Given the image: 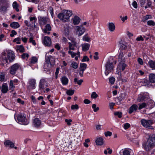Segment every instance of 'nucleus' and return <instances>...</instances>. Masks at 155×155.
Here are the masks:
<instances>
[{
	"instance_id": "obj_1",
	"label": "nucleus",
	"mask_w": 155,
	"mask_h": 155,
	"mask_svg": "<svg viewBox=\"0 0 155 155\" xmlns=\"http://www.w3.org/2000/svg\"><path fill=\"white\" fill-rule=\"evenodd\" d=\"M7 53L3 51L1 54L0 60L2 62L8 63V60L9 62H12L15 58V55L13 51L10 50L7 51Z\"/></svg>"
},
{
	"instance_id": "obj_2",
	"label": "nucleus",
	"mask_w": 155,
	"mask_h": 155,
	"mask_svg": "<svg viewBox=\"0 0 155 155\" xmlns=\"http://www.w3.org/2000/svg\"><path fill=\"white\" fill-rule=\"evenodd\" d=\"M143 146L144 149L147 151L149 150L153 147L155 146V135H150L147 142L144 143Z\"/></svg>"
},
{
	"instance_id": "obj_3",
	"label": "nucleus",
	"mask_w": 155,
	"mask_h": 155,
	"mask_svg": "<svg viewBox=\"0 0 155 155\" xmlns=\"http://www.w3.org/2000/svg\"><path fill=\"white\" fill-rule=\"evenodd\" d=\"M45 62L46 63L44 64V68L48 70L50 69V68L53 67L55 64V59L54 58L51 56H45Z\"/></svg>"
},
{
	"instance_id": "obj_4",
	"label": "nucleus",
	"mask_w": 155,
	"mask_h": 155,
	"mask_svg": "<svg viewBox=\"0 0 155 155\" xmlns=\"http://www.w3.org/2000/svg\"><path fill=\"white\" fill-rule=\"evenodd\" d=\"M72 15L71 11L64 10L61 13L59 14L58 17L61 20L64 22L67 21L69 18Z\"/></svg>"
},
{
	"instance_id": "obj_5",
	"label": "nucleus",
	"mask_w": 155,
	"mask_h": 155,
	"mask_svg": "<svg viewBox=\"0 0 155 155\" xmlns=\"http://www.w3.org/2000/svg\"><path fill=\"white\" fill-rule=\"evenodd\" d=\"M141 124L144 127L150 129H153L152 126L154 123L153 121L152 120H148L143 119L140 120Z\"/></svg>"
},
{
	"instance_id": "obj_6",
	"label": "nucleus",
	"mask_w": 155,
	"mask_h": 155,
	"mask_svg": "<svg viewBox=\"0 0 155 155\" xmlns=\"http://www.w3.org/2000/svg\"><path fill=\"white\" fill-rule=\"evenodd\" d=\"M16 120L18 123L20 124L26 125L28 124V122H26L27 119L25 115L24 114H18L17 118V120Z\"/></svg>"
},
{
	"instance_id": "obj_7",
	"label": "nucleus",
	"mask_w": 155,
	"mask_h": 155,
	"mask_svg": "<svg viewBox=\"0 0 155 155\" xmlns=\"http://www.w3.org/2000/svg\"><path fill=\"white\" fill-rule=\"evenodd\" d=\"M105 66L106 68L105 74L107 76L113 71L114 68L113 64L112 62L108 61L106 62Z\"/></svg>"
},
{
	"instance_id": "obj_8",
	"label": "nucleus",
	"mask_w": 155,
	"mask_h": 155,
	"mask_svg": "<svg viewBox=\"0 0 155 155\" xmlns=\"http://www.w3.org/2000/svg\"><path fill=\"white\" fill-rule=\"evenodd\" d=\"M74 28L76 34L79 36L82 35L85 31V29L83 27L82 25L76 26L74 27Z\"/></svg>"
},
{
	"instance_id": "obj_9",
	"label": "nucleus",
	"mask_w": 155,
	"mask_h": 155,
	"mask_svg": "<svg viewBox=\"0 0 155 155\" xmlns=\"http://www.w3.org/2000/svg\"><path fill=\"white\" fill-rule=\"evenodd\" d=\"M20 68V65L18 63H15L10 67L9 72L11 74H15L17 71Z\"/></svg>"
},
{
	"instance_id": "obj_10",
	"label": "nucleus",
	"mask_w": 155,
	"mask_h": 155,
	"mask_svg": "<svg viewBox=\"0 0 155 155\" xmlns=\"http://www.w3.org/2000/svg\"><path fill=\"white\" fill-rule=\"evenodd\" d=\"M48 84L45 79L42 78L40 80L39 85V90L44 89L48 86Z\"/></svg>"
},
{
	"instance_id": "obj_11",
	"label": "nucleus",
	"mask_w": 155,
	"mask_h": 155,
	"mask_svg": "<svg viewBox=\"0 0 155 155\" xmlns=\"http://www.w3.org/2000/svg\"><path fill=\"white\" fill-rule=\"evenodd\" d=\"M120 155H130V154H134L133 150L129 148H125L122 149L120 151Z\"/></svg>"
},
{
	"instance_id": "obj_12",
	"label": "nucleus",
	"mask_w": 155,
	"mask_h": 155,
	"mask_svg": "<svg viewBox=\"0 0 155 155\" xmlns=\"http://www.w3.org/2000/svg\"><path fill=\"white\" fill-rule=\"evenodd\" d=\"M38 22L41 25H44L46 24L48 20V18L46 17L39 16L38 17Z\"/></svg>"
},
{
	"instance_id": "obj_13",
	"label": "nucleus",
	"mask_w": 155,
	"mask_h": 155,
	"mask_svg": "<svg viewBox=\"0 0 155 155\" xmlns=\"http://www.w3.org/2000/svg\"><path fill=\"white\" fill-rule=\"evenodd\" d=\"M124 62H119V64L117 68V72L120 71L121 73V71H123L124 70L125 68L127 66V64Z\"/></svg>"
},
{
	"instance_id": "obj_14",
	"label": "nucleus",
	"mask_w": 155,
	"mask_h": 155,
	"mask_svg": "<svg viewBox=\"0 0 155 155\" xmlns=\"http://www.w3.org/2000/svg\"><path fill=\"white\" fill-rule=\"evenodd\" d=\"M124 52L120 51L118 57V61L119 62H125L126 59H127L126 56H125V54Z\"/></svg>"
},
{
	"instance_id": "obj_15",
	"label": "nucleus",
	"mask_w": 155,
	"mask_h": 155,
	"mask_svg": "<svg viewBox=\"0 0 155 155\" xmlns=\"http://www.w3.org/2000/svg\"><path fill=\"white\" fill-rule=\"evenodd\" d=\"M129 50H130V48H128V46L126 45L121 44L120 48V51H123L124 53H126L127 51H130Z\"/></svg>"
},
{
	"instance_id": "obj_16",
	"label": "nucleus",
	"mask_w": 155,
	"mask_h": 155,
	"mask_svg": "<svg viewBox=\"0 0 155 155\" xmlns=\"http://www.w3.org/2000/svg\"><path fill=\"white\" fill-rule=\"evenodd\" d=\"M4 145L6 147L13 148L15 146V143L9 140H5L4 143Z\"/></svg>"
},
{
	"instance_id": "obj_17",
	"label": "nucleus",
	"mask_w": 155,
	"mask_h": 155,
	"mask_svg": "<svg viewBox=\"0 0 155 155\" xmlns=\"http://www.w3.org/2000/svg\"><path fill=\"white\" fill-rule=\"evenodd\" d=\"M43 42L44 44L46 46H49L51 43V38L48 36H45L44 37Z\"/></svg>"
},
{
	"instance_id": "obj_18",
	"label": "nucleus",
	"mask_w": 155,
	"mask_h": 155,
	"mask_svg": "<svg viewBox=\"0 0 155 155\" xmlns=\"http://www.w3.org/2000/svg\"><path fill=\"white\" fill-rule=\"evenodd\" d=\"M33 124L35 127H38L41 125V120L39 118H36L33 120Z\"/></svg>"
},
{
	"instance_id": "obj_19",
	"label": "nucleus",
	"mask_w": 155,
	"mask_h": 155,
	"mask_svg": "<svg viewBox=\"0 0 155 155\" xmlns=\"http://www.w3.org/2000/svg\"><path fill=\"white\" fill-rule=\"evenodd\" d=\"M76 42L74 40L72 41L71 42H68L69 50H75L74 47L76 46Z\"/></svg>"
},
{
	"instance_id": "obj_20",
	"label": "nucleus",
	"mask_w": 155,
	"mask_h": 155,
	"mask_svg": "<svg viewBox=\"0 0 155 155\" xmlns=\"http://www.w3.org/2000/svg\"><path fill=\"white\" fill-rule=\"evenodd\" d=\"M8 91V87L6 83L3 84L2 86L1 91L3 93H6Z\"/></svg>"
},
{
	"instance_id": "obj_21",
	"label": "nucleus",
	"mask_w": 155,
	"mask_h": 155,
	"mask_svg": "<svg viewBox=\"0 0 155 155\" xmlns=\"http://www.w3.org/2000/svg\"><path fill=\"white\" fill-rule=\"evenodd\" d=\"M148 98V95L145 94H140L138 96L137 101H140L143 100H147Z\"/></svg>"
},
{
	"instance_id": "obj_22",
	"label": "nucleus",
	"mask_w": 155,
	"mask_h": 155,
	"mask_svg": "<svg viewBox=\"0 0 155 155\" xmlns=\"http://www.w3.org/2000/svg\"><path fill=\"white\" fill-rule=\"evenodd\" d=\"M81 19L77 16H75L72 18V21L74 25H78L80 22Z\"/></svg>"
},
{
	"instance_id": "obj_23",
	"label": "nucleus",
	"mask_w": 155,
	"mask_h": 155,
	"mask_svg": "<svg viewBox=\"0 0 155 155\" xmlns=\"http://www.w3.org/2000/svg\"><path fill=\"white\" fill-rule=\"evenodd\" d=\"M90 45L87 43H85L81 45L82 50L84 51H88Z\"/></svg>"
},
{
	"instance_id": "obj_24",
	"label": "nucleus",
	"mask_w": 155,
	"mask_h": 155,
	"mask_svg": "<svg viewBox=\"0 0 155 155\" xmlns=\"http://www.w3.org/2000/svg\"><path fill=\"white\" fill-rule=\"evenodd\" d=\"M108 30L111 32L114 31L115 28V25L113 22L109 23L108 25Z\"/></svg>"
},
{
	"instance_id": "obj_25",
	"label": "nucleus",
	"mask_w": 155,
	"mask_h": 155,
	"mask_svg": "<svg viewBox=\"0 0 155 155\" xmlns=\"http://www.w3.org/2000/svg\"><path fill=\"white\" fill-rule=\"evenodd\" d=\"M138 108V106L137 105L134 104L132 105L129 109V113L131 114L134 110H136Z\"/></svg>"
},
{
	"instance_id": "obj_26",
	"label": "nucleus",
	"mask_w": 155,
	"mask_h": 155,
	"mask_svg": "<svg viewBox=\"0 0 155 155\" xmlns=\"http://www.w3.org/2000/svg\"><path fill=\"white\" fill-rule=\"evenodd\" d=\"M29 84L30 87L32 89L35 88V85L36 84V81L34 79H30L29 81Z\"/></svg>"
},
{
	"instance_id": "obj_27",
	"label": "nucleus",
	"mask_w": 155,
	"mask_h": 155,
	"mask_svg": "<svg viewBox=\"0 0 155 155\" xmlns=\"http://www.w3.org/2000/svg\"><path fill=\"white\" fill-rule=\"evenodd\" d=\"M141 82L143 85L147 86V87H149L151 85V84L150 82L147 79H144L143 80H142Z\"/></svg>"
},
{
	"instance_id": "obj_28",
	"label": "nucleus",
	"mask_w": 155,
	"mask_h": 155,
	"mask_svg": "<svg viewBox=\"0 0 155 155\" xmlns=\"http://www.w3.org/2000/svg\"><path fill=\"white\" fill-rule=\"evenodd\" d=\"M149 80L150 83H155V74H150L149 75Z\"/></svg>"
},
{
	"instance_id": "obj_29",
	"label": "nucleus",
	"mask_w": 155,
	"mask_h": 155,
	"mask_svg": "<svg viewBox=\"0 0 155 155\" xmlns=\"http://www.w3.org/2000/svg\"><path fill=\"white\" fill-rule=\"evenodd\" d=\"M61 81L63 85H66L68 82V78L65 76L62 77L61 78Z\"/></svg>"
},
{
	"instance_id": "obj_30",
	"label": "nucleus",
	"mask_w": 155,
	"mask_h": 155,
	"mask_svg": "<svg viewBox=\"0 0 155 155\" xmlns=\"http://www.w3.org/2000/svg\"><path fill=\"white\" fill-rule=\"evenodd\" d=\"M68 53L71 55L72 58H74L76 55L78 56L79 57H80V52L79 51H78L77 53H75L73 51H71V50H69L68 51Z\"/></svg>"
},
{
	"instance_id": "obj_31",
	"label": "nucleus",
	"mask_w": 155,
	"mask_h": 155,
	"mask_svg": "<svg viewBox=\"0 0 155 155\" xmlns=\"http://www.w3.org/2000/svg\"><path fill=\"white\" fill-rule=\"evenodd\" d=\"M10 25L11 27L14 29L18 28L20 27L19 24L17 22H14L12 23Z\"/></svg>"
},
{
	"instance_id": "obj_32",
	"label": "nucleus",
	"mask_w": 155,
	"mask_h": 155,
	"mask_svg": "<svg viewBox=\"0 0 155 155\" xmlns=\"http://www.w3.org/2000/svg\"><path fill=\"white\" fill-rule=\"evenodd\" d=\"M150 67L153 69H155V61L150 60L148 62Z\"/></svg>"
},
{
	"instance_id": "obj_33",
	"label": "nucleus",
	"mask_w": 155,
	"mask_h": 155,
	"mask_svg": "<svg viewBox=\"0 0 155 155\" xmlns=\"http://www.w3.org/2000/svg\"><path fill=\"white\" fill-rule=\"evenodd\" d=\"M95 142L98 145H101L103 144V139L101 137L97 138Z\"/></svg>"
},
{
	"instance_id": "obj_34",
	"label": "nucleus",
	"mask_w": 155,
	"mask_h": 155,
	"mask_svg": "<svg viewBox=\"0 0 155 155\" xmlns=\"http://www.w3.org/2000/svg\"><path fill=\"white\" fill-rule=\"evenodd\" d=\"M82 40L85 41L90 42L91 41V38L89 37L88 34H87L84 35Z\"/></svg>"
},
{
	"instance_id": "obj_35",
	"label": "nucleus",
	"mask_w": 155,
	"mask_h": 155,
	"mask_svg": "<svg viewBox=\"0 0 155 155\" xmlns=\"http://www.w3.org/2000/svg\"><path fill=\"white\" fill-rule=\"evenodd\" d=\"M87 65L85 63H80L79 69L84 71L87 68Z\"/></svg>"
},
{
	"instance_id": "obj_36",
	"label": "nucleus",
	"mask_w": 155,
	"mask_h": 155,
	"mask_svg": "<svg viewBox=\"0 0 155 155\" xmlns=\"http://www.w3.org/2000/svg\"><path fill=\"white\" fill-rule=\"evenodd\" d=\"M152 18V17L151 15H147L144 16L143 17L142 19V21L144 22H145L148 19H151Z\"/></svg>"
},
{
	"instance_id": "obj_37",
	"label": "nucleus",
	"mask_w": 155,
	"mask_h": 155,
	"mask_svg": "<svg viewBox=\"0 0 155 155\" xmlns=\"http://www.w3.org/2000/svg\"><path fill=\"white\" fill-rule=\"evenodd\" d=\"M13 7L15 9L16 11L18 12L19 11V9L18 8V5L17 4L16 2H13L12 4Z\"/></svg>"
},
{
	"instance_id": "obj_38",
	"label": "nucleus",
	"mask_w": 155,
	"mask_h": 155,
	"mask_svg": "<svg viewBox=\"0 0 155 155\" xmlns=\"http://www.w3.org/2000/svg\"><path fill=\"white\" fill-rule=\"evenodd\" d=\"M117 74L118 75V76L117 77L118 79L119 80L122 81L124 82H126V80L125 79H123L121 76V73L120 71H119L117 73Z\"/></svg>"
},
{
	"instance_id": "obj_39",
	"label": "nucleus",
	"mask_w": 155,
	"mask_h": 155,
	"mask_svg": "<svg viewBox=\"0 0 155 155\" xmlns=\"http://www.w3.org/2000/svg\"><path fill=\"white\" fill-rule=\"evenodd\" d=\"M17 48V50H19L20 52H23L24 51L25 49L22 45L18 46Z\"/></svg>"
},
{
	"instance_id": "obj_40",
	"label": "nucleus",
	"mask_w": 155,
	"mask_h": 155,
	"mask_svg": "<svg viewBox=\"0 0 155 155\" xmlns=\"http://www.w3.org/2000/svg\"><path fill=\"white\" fill-rule=\"evenodd\" d=\"M38 59L35 57H32L31 60L30 62L31 64H34L37 62Z\"/></svg>"
},
{
	"instance_id": "obj_41",
	"label": "nucleus",
	"mask_w": 155,
	"mask_h": 155,
	"mask_svg": "<svg viewBox=\"0 0 155 155\" xmlns=\"http://www.w3.org/2000/svg\"><path fill=\"white\" fill-rule=\"evenodd\" d=\"M83 82V80L82 79H81L79 81L78 80V79L76 78H75L74 79V82L75 83H76L77 84H78L79 85H81L82 83Z\"/></svg>"
},
{
	"instance_id": "obj_42",
	"label": "nucleus",
	"mask_w": 155,
	"mask_h": 155,
	"mask_svg": "<svg viewBox=\"0 0 155 155\" xmlns=\"http://www.w3.org/2000/svg\"><path fill=\"white\" fill-rule=\"evenodd\" d=\"M147 104L145 103H143L140 104L138 107L139 109H141L143 108L146 107L147 106Z\"/></svg>"
},
{
	"instance_id": "obj_43",
	"label": "nucleus",
	"mask_w": 155,
	"mask_h": 155,
	"mask_svg": "<svg viewBox=\"0 0 155 155\" xmlns=\"http://www.w3.org/2000/svg\"><path fill=\"white\" fill-rule=\"evenodd\" d=\"M147 25L149 26H154L155 25V22L153 20H149L147 21Z\"/></svg>"
},
{
	"instance_id": "obj_44",
	"label": "nucleus",
	"mask_w": 155,
	"mask_h": 155,
	"mask_svg": "<svg viewBox=\"0 0 155 155\" xmlns=\"http://www.w3.org/2000/svg\"><path fill=\"white\" fill-rule=\"evenodd\" d=\"M96 105L95 104H94L92 105V107L93 109H94V112H96L98 111L99 108V107H97Z\"/></svg>"
},
{
	"instance_id": "obj_45",
	"label": "nucleus",
	"mask_w": 155,
	"mask_h": 155,
	"mask_svg": "<svg viewBox=\"0 0 155 155\" xmlns=\"http://www.w3.org/2000/svg\"><path fill=\"white\" fill-rule=\"evenodd\" d=\"M98 96V95L95 92H92L91 95V98L94 99H95L96 98H97Z\"/></svg>"
},
{
	"instance_id": "obj_46",
	"label": "nucleus",
	"mask_w": 155,
	"mask_h": 155,
	"mask_svg": "<svg viewBox=\"0 0 155 155\" xmlns=\"http://www.w3.org/2000/svg\"><path fill=\"white\" fill-rule=\"evenodd\" d=\"M74 93V90H69L66 92L67 94L68 95H72Z\"/></svg>"
},
{
	"instance_id": "obj_47",
	"label": "nucleus",
	"mask_w": 155,
	"mask_h": 155,
	"mask_svg": "<svg viewBox=\"0 0 155 155\" xmlns=\"http://www.w3.org/2000/svg\"><path fill=\"white\" fill-rule=\"evenodd\" d=\"M29 42L31 43H32V44L34 46L36 45V43L35 40H33V38L32 36L29 39Z\"/></svg>"
},
{
	"instance_id": "obj_48",
	"label": "nucleus",
	"mask_w": 155,
	"mask_h": 155,
	"mask_svg": "<svg viewBox=\"0 0 155 155\" xmlns=\"http://www.w3.org/2000/svg\"><path fill=\"white\" fill-rule=\"evenodd\" d=\"M114 115L115 116H117L119 118H120L122 117V113L121 112H115L114 114Z\"/></svg>"
},
{
	"instance_id": "obj_49",
	"label": "nucleus",
	"mask_w": 155,
	"mask_h": 155,
	"mask_svg": "<svg viewBox=\"0 0 155 155\" xmlns=\"http://www.w3.org/2000/svg\"><path fill=\"white\" fill-rule=\"evenodd\" d=\"M71 66L74 69H77L78 67V64L75 62H73L71 64Z\"/></svg>"
},
{
	"instance_id": "obj_50",
	"label": "nucleus",
	"mask_w": 155,
	"mask_h": 155,
	"mask_svg": "<svg viewBox=\"0 0 155 155\" xmlns=\"http://www.w3.org/2000/svg\"><path fill=\"white\" fill-rule=\"evenodd\" d=\"M7 7L4 5L0 6V12H6V11Z\"/></svg>"
},
{
	"instance_id": "obj_51",
	"label": "nucleus",
	"mask_w": 155,
	"mask_h": 155,
	"mask_svg": "<svg viewBox=\"0 0 155 155\" xmlns=\"http://www.w3.org/2000/svg\"><path fill=\"white\" fill-rule=\"evenodd\" d=\"M71 109L72 110H78L79 108V107L78 104H76L71 105Z\"/></svg>"
},
{
	"instance_id": "obj_52",
	"label": "nucleus",
	"mask_w": 155,
	"mask_h": 155,
	"mask_svg": "<svg viewBox=\"0 0 155 155\" xmlns=\"http://www.w3.org/2000/svg\"><path fill=\"white\" fill-rule=\"evenodd\" d=\"M9 86L10 89H14V88L15 87L14 86L13 81L12 80H11L10 81Z\"/></svg>"
},
{
	"instance_id": "obj_53",
	"label": "nucleus",
	"mask_w": 155,
	"mask_h": 155,
	"mask_svg": "<svg viewBox=\"0 0 155 155\" xmlns=\"http://www.w3.org/2000/svg\"><path fill=\"white\" fill-rule=\"evenodd\" d=\"M89 60V58L87 56H84L83 59L81 61L82 62H85V61H88Z\"/></svg>"
},
{
	"instance_id": "obj_54",
	"label": "nucleus",
	"mask_w": 155,
	"mask_h": 155,
	"mask_svg": "<svg viewBox=\"0 0 155 155\" xmlns=\"http://www.w3.org/2000/svg\"><path fill=\"white\" fill-rule=\"evenodd\" d=\"M17 34V33L16 31L14 30H12L11 31V34L10 35V36L11 37H13L15 35H16Z\"/></svg>"
},
{
	"instance_id": "obj_55",
	"label": "nucleus",
	"mask_w": 155,
	"mask_h": 155,
	"mask_svg": "<svg viewBox=\"0 0 155 155\" xmlns=\"http://www.w3.org/2000/svg\"><path fill=\"white\" fill-rule=\"evenodd\" d=\"M45 29L47 30L48 31H50L51 30V27L50 25L47 24L45 26Z\"/></svg>"
},
{
	"instance_id": "obj_56",
	"label": "nucleus",
	"mask_w": 155,
	"mask_h": 155,
	"mask_svg": "<svg viewBox=\"0 0 155 155\" xmlns=\"http://www.w3.org/2000/svg\"><path fill=\"white\" fill-rule=\"evenodd\" d=\"M106 137H107L108 136H111L112 135V132H110L109 131H107L106 132H105L104 133Z\"/></svg>"
},
{
	"instance_id": "obj_57",
	"label": "nucleus",
	"mask_w": 155,
	"mask_h": 155,
	"mask_svg": "<svg viewBox=\"0 0 155 155\" xmlns=\"http://www.w3.org/2000/svg\"><path fill=\"white\" fill-rule=\"evenodd\" d=\"M136 40L137 41H144V39L142 36H140L137 37L136 38Z\"/></svg>"
},
{
	"instance_id": "obj_58",
	"label": "nucleus",
	"mask_w": 155,
	"mask_h": 155,
	"mask_svg": "<svg viewBox=\"0 0 155 155\" xmlns=\"http://www.w3.org/2000/svg\"><path fill=\"white\" fill-rule=\"evenodd\" d=\"M130 125L128 123H126L124 124V127L125 129H127L130 127Z\"/></svg>"
},
{
	"instance_id": "obj_59",
	"label": "nucleus",
	"mask_w": 155,
	"mask_h": 155,
	"mask_svg": "<svg viewBox=\"0 0 155 155\" xmlns=\"http://www.w3.org/2000/svg\"><path fill=\"white\" fill-rule=\"evenodd\" d=\"M115 81V79L113 77H110L109 79V81L111 84H113Z\"/></svg>"
},
{
	"instance_id": "obj_60",
	"label": "nucleus",
	"mask_w": 155,
	"mask_h": 155,
	"mask_svg": "<svg viewBox=\"0 0 155 155\" xmlns=\"http://www.w3.org/2000/svg\"><path fill=\"white\" fill-rule=\"evenodd\" d=\"M132 5L134 8H137V2L135 1H134L132 4Z\"/></svg>"
},
{
	"instance_id": "obj_61",
	"label": "nucleus",
	"mask_w": 155,
	"mask_h": 155,
	"mask_svg": "<svg viewBox=\"0 0 155 155\" xmlns=\"http://www.w3.org/2000/svg\"><path fill=\"white\" fill-rule=\"evenodd\" d=\"M146 0H140V3L141 6L143 7L145 3Z\"/></svg>"
},
{
	"instance_id": "obj_62",
	"label": "nucleus",
	"mask_w": 155,
	"mask_h": 155,
	"mask_svg": "<svg viewBox=\"0 0 155 155\" xmlns=\"http://www.w3.org/2000/svg\"><path fill=\"white\" fill-rule=\"evenodd\" d=\"M72 120L71 119L65 120V122L67 124H68V125H70L71 124V123L72 122Z\"/></svg>"
},
{
	"instance_id": "obj_63",
	"label": "nucleus",
	"mask_w": 155,
	"mask_h": 155,
	"mask_svg": "<svg viewBox=\"0 0 155 155\" xmlns=\"http://www.w3.org/2000/svg\"><path fill=\"white\" fill-rule=\"evenodd\" d=\"M84 102L85 104H88L91 103V101L88 99H85L84 101Z\"/></svg>"
},
{
	"instance_id": "obj_64",
	"label": "nucleus",
	"mask_w": 155,
	"mask_h": 155,
	"mask_svg": "<svg viewBox=\"0 0 155 155\" xmlns=\"http://www.w3.org/2000/svg\"><path fill=\"white\" fill-rule=\"evenodd\" d=\"M137 61L138 63L140 65H142L143 64V60L140 58H138L137 59Z\"/></svg>"
}]
</instances>
